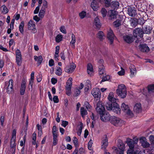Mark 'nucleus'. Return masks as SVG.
I'll return each instance as SVG.
<instances>
[{"mask_svg": "<svg viewBox=\"0 0 154 154\" xmlns=\"http://www.w3.org/2000/svg\"><path fill=\"white\" fill-rule=\"evenodd\" d=\"M75 67V65L74 63H72L66 66L65 71L69 73H72L74 71Z\"/></svg>", "mask_w": 154, "mask_h": 154, "instance_id": "nucleus-14", "label": "nucleus"}, {"mask_svg": "<svg viewBox=\"0 0 154 154\" xmlns=\"http://www.w3.org/2000/svg\"><path fill=\"white\" fill-rule=\"evenodd\" d=\"M131 74L130 76L131 77H133L135 75L137 72V70L134 65L131 64L129 67Z\"/></svg>", "mask_w": 154, "mask_h": 154, "instance_id": "nucleus-20", "label": "nucleus"}, {"mask_svg": "<svg viewBox=\"0 0 154 154\" xmlns=\"http://www.w3.org/2000/svg\"><path fill=\"white\" fill-rule=\"evenodd\" d=\"M139 48L140 51L143 52H147L149 50L148 47L145 44L140 45L139 46Z\"/></svg>", "mask_w": 154, "mask_h": 154, "instance_id": "nucleus-23", "label": "nucleus"}, {"mask_svg": "<svg viewBox=\"0 0 154 154\" xmlns=\"http://www.w3.org/2000/svg\"><path fill=\"white\" fill-rule=\"evenodd\" d=\"M149 139L151 144L154 146V136L152 135H150Z\"/></svg>", "mask_w": 154, "mask_h": 154, "instance_id": "nucleus-54", "label": "nucleus"}, {"mask_svg": "<svg viewBox=\"0 0 154 154\" xmlns=\"http://www.w3.org/2000/svg\"><path fill=\"white\" fill-rule=\"evenodd\" d=\"M45 13V12L40 11L39 13V17L41 18H43L44 17Z\"/></svg>", "mask_w": 154, "mask_h": 154, "instance_id": "nucleus-63", "label": "nucleus"}, {"mask_svg": "<svg viewBox=\"0 0 154 154\" xmlns=\"http://www.w3.org/2000/svg\"><path fill=\"white\" fill-rule=\"evenodd\" d=\"M53 100L54 103H58L59 102V99L57 96H54L53 98Z\"/></svg>", "mask_w": 154, "mask_h": 154, "instance_id": "nucleus-62", "label": "nucleus"}, {"mask_svg": "<svg viewBox=\"0 0 154 154\" xmlns=\"http://www.w3.org/2000/svg\"><path fill=\"white\" fill-rule=\"evenodd\" d=\"M103 60L100 59L99 60L98 63L99 65V73L100 75H102L105 73L104 67L103 65Z\"/></svg>", "mask_w": 154, "mask_h": 154, "instance_id": "nucleus-12", "label": "nucleus"}, {"mask_svg": "<svg viewBox=\"0 0 154 154\" xmlns=\"http://www.w3.org/2000/svg\"><path fill=\"white\" fill-rule=\"evenodd\" d=\"M151 29L149 27H146L144 30V32L145 33L149 34L150 33Z\"/></svg>", "mask_w": 154, "mask_h": 154, "instance_id": "nucleus-55", "label": "nucleus"}, {"mask_svg": "<svg viewBox=\"0 0 154 154\" xmlns=\"http://www.w3.org/2000/svg\"><path fill=\"white\" fill-rule=\"evenodd\" d=\"M101 12L103 17H105L107 14V11L106 10L105 8H103L102 9Z\"/></svg>", "mask_w": 154, "mask_h": 154, "instance_id": "nucleus-51", "label": "nucleus"}, {"mask_svg": "<svg viewBox=\"0 0 154 154\" xmlns=\"http://www.w3.org/2000/svg\"><path fill=\"white\" fill-rule=\"evenodd\" d=\"M119 150L118 153L116 154H123L124 151L125 149V145L123 143H120L119 146Z\"/></svg>", "mask_w": 154, "mask_h": 154, "instance_id": "nucleus-27", "label": "nucleus"}, {"mask_svg": "<svg viewBox=\"0 0 154 154\" xmlns=\"http://www.w3.org/2000/svg\"><path fill=\"white\" fill-rule=\"evenodd\" d=\"M60 31L64 34H66V31L64 26H62L60 28Z\"/></svg>", "mask_w": 154, "mask_h": 154, "instance_id": "nucleus-61", "label": "nucleus"}, {"mask_svg": "<svg viewBox=\"0 0 154 154\" xmlns=\"http://www.w3.org/2000/svg\"><path fill=\"white\" fill-rule=\"evenodd\" d=\"M17 130L15 129H14L12 133L11 139H16Z\"/></svg>", "mask_w": 154, "mask_h": 154, "instance_id": "nucleus-56", "label": "nucleus"}, {"mask_svg": "<svg viewBox=\"0 0 154 154\" xmlns=\"http://www.w3.org/2000/svg\"><path fill=\"white\" fill-rule=\"evenodd\" d=\"M96 111L100 115L102 114L105 112L104 106L102 104V103L99 101L97 103L96 108Z\"/></svg>", "mask_w": 154, "mask_h": 154, "instance_id": "nucleus-7", "label": "nucleus"}, {"mask_svg": "<svg viewBox=\"0 0 154 154\" xmlns=\"http://www.w3.org/2000/svg\"><path fill=\"white\" fill-rule=\"evenodd\" d=\"M79 15L80 18L82 19L85 17L86 15V12L85 11H83L80 12Z\"/></svg>", "mask_w": 154, "mask_h": 154, "instance_id": "nucleus-45", "label": "nucleus"}, {"mask_svg": "<svg viewBox=\"0 0 154 154\" xmlns=\"http://www.w3.org/2000/svg\"><path fill=\"white\" fill-rule=\"evenodd\" d=\"M100 119L102 121L105 122H106L108 120L109 121L110 115L108 113L104 112L103 114L100 115Z\"/></svg>", "mask_w": 154, "mask_h": 154, "instance_id": "nucleus-16", "label": "nucleus"}, {"mask_svg": "<svg viewBox=\"0 0 154 154\" xmlns=\"http://www.w3.org/2000/svg\"><path fill=\"white\" fill-rule=\"evenodd\" d=\"M105 137L103 138L102 142V148L105 149L108 145L107 137L106 136H105Z\"/></svg>", "mask_w": 154, "mask_h": 154, "instance_id": "nucleus-22", "label": "nucleus"}, {"mask_svg": "<svg viewBox=\"0 0 154 154\" xmlns=\"http://www.w3.org/2000/svg\"><path fill=\"white\" fill-rule=\"evenodd\" d=\"M76 42V38L75 35L73 34H72L71 35V40L70 42V44L72 48H75V44Z\"/></svg>", "mask_w": 154, "mask_h": 154, "instance_id": "nucleus-29", "label": "nucleus"}, {"mask_svg": "<svg viewBox=\"0 0 154 154\" xmlns=\"http://www.w3.org/2000/svg\"><path fill=\"white\" fill-rule=\"evenodd\" d=\"M131 25L132 27H135L137 24V22L136 19H132L131 20Z\"/></svg>", "mask_w": 154, "mask_h": 154, "instance_id": "nucleus-38", "label": "nucleus"}, {"mask_svg": "<svg viewBox=\"0 0 154 154\" xmlns=\"http://www.w3.org/2000/svg\"><path fill=\"white\" fill-rule=\"evenodd\" d=\"M143 33L142 29L140 28H136L134 30L133 32L134 36L136 38H141L143 36Z\"/></svg>", "mask_w": 154, "mask_h": 154, "instance_id": "nucleus-10", "label": "nucleus"}, {"mask_svg": "<svg viewBox=\"0 0 154 154\" xmlns=\"http://www.w3.org/2000/svg\"><path fill=\"white\" fill-rule=\"evenodd\" d=\"M27 28L28 30H31L33 33H35L37 32L35 22L32 20L28 22Z\"/></svg>", "mask_w": 154, "mask_h": 154, "instance_id": "nucleus-6", "label": "nucleus"}, {"mask_svg": "<svg viewBox=\"0 0 154 154\" xmlns=\"http://www.w3.org/2000/svg\"><path fill=\"white\" fill-rule=\"evenodd\" d=\"M45 8H46L48 7V2L45 0H44L43 1L42 5V7Z\"/></svg>", "mask_w": 154, "mask_h": 154, "instance_id": "nucleus-57", "label": "nucleus"}, {"mask_svg": "<svg viewBox=\"0 0 154 154\" xmlns=\"http://www.w3.org/2000/svg\"><path fill=\"white\" fill-rule=\"evenodd\" d=\"M117 73L120 76L124 75L125 73L124 69L122 67H121V70L118 72Z\"/></svg>", "mask_w": 154, "mask_h": 154, "instance_id": "nucleus-52", "label": "nucleus"}, {"mask_svg": "<svg viewBox=\"0 0 154 154\" xmlns=\"http://www.w3.org/2000/svg\"><path fill=\"white\" fill-rule=\"evenodd\" d=\"M113 106V103H110L109 101L108 103H107L106 105V107L108 110H112Z\"/></svg>", "mask_w": 154, "mask_h": 154, "instance_id": "nucleus-37", "label": "nucleus"}, {"mask_svg": "<svg viewBox=\"0 0 154 154\" xmlns=\"http://www.w3.org/2000/svg\"><path fill=\"white\" fill-rule=\"evenodd\" d=\"M57 136H53V145H56L57 143Z\"/></svg>", "mask_w": 154, "mask_h": 154, "instance_id": "nucleus-53", "label": "nucleus"}, {"mask_svg": "<svg viewBox=\"0 0 154 154\" xmlns=\"http://www.w3.org/2000/svg\"><path fill=\"white\" fill-rule=\"evenodd\" d=\"M72 84V79L70 78L66 83V89H71Z\"/></svg>", "mask_w": 154, "mask_h": 154, "instance_id": "nucleus-28", "label": "nucleus"}, {"mask_svg": "<svg viewBox=\"0 0 154 154\" xmlns=\"http://www.w3.org/2000/svg\"><path fill=\"white\" fill-rule=\"evenodd\" d=\"M87 71L88 74L92 76L93 74V69L92 65L91 63H88L87 65Z\"/></svg>", "mask_w": 154, "mask_h": 154, "instance_id": "nucleus-25", "label": "nucleus"}, {"mask_svg": "<svg viewBox=\"0 0 154 154\" xmlns=\"http://www.w3.org/2000/svg\"><path fill=\"white\" fill-rule=\"evenodd\" d=\"M111 7L114 9H117L119 6V3L118 2L114 1L112 2L111 4Z\"/></svg>", "mask_w": 154, "mask_h": 154, "instance_id": "nucleus-32", "label": "nucleus"}, {"mask_svg": "<svg viewBox=\"0 0 154 154\" xmlns=\"http://www.w3.org/2000/svg\"><path fill=\"white\" fill-rule=\"evenodd\" d=\"M141 110L142 107L141 104L140 103H136L134 108V112L137 113H139L141 112Z\"/></svg>", "mask_w": 154, "mask_h": 154, "instance_id": "nucleus-21", "label": "nucleus"}, {"mask_svg": "<svg viewBox=\"0 0 154 154\" xmlns=\"http://www.w3.org/2000/svg\"><path fill=\"white\" fill-rule=\"evenodd\" d=\"M109 14L110 19L112 20L115 18L116 17L117 12L114 10H111L110 11Z\"/></svg>", "mask_w": 154, "mask_h": 154, "instance_id": "nucleus-33", "label": "nucleus"}, {"mask_svg": "<svg viewBox=\"0 0 154 154\" xmlns=\"http://www.w3.org/2000/svg\"><path fill=\"white\" fill-rule=\"evenodd\" d=\"M113 106L112 109L116 113L119 114L120 113V109L119 105L117 103H113Z\"/></svg>", "mask_w": 154, "mask_h": 154, "instance_id": "nucleus-19", "label": "nucleus"}, {"mask_svg": "<svg viewBox=\"0 0 154 154\" xmlns=\"http://www.w3.org/2000/svg\"><path fill=\"white\" fill-rule=\"evenodd\" d=\"M82 117H85L87 115L88 113L86 110L83 107H82L80 109Z\"/></svg>", "mask_w": 154, "mask_h": 154, "instance_id": "nucleus-36", "label": "nucleus"}, {"mask_svg": "<svg viewBox=\"0 0 154 154\" xmlns=\"http://www.w3.org/2000/svg\"><path fill=\"white\" fill-rule=\"evenodd\" d=\"M106 7H109L110 5L111 0H104Z\"/></svg>", "mask_w": 154, "mask_h": 154, "instance_id": "nucleus-59", "label": "nucleus"}, {"mask_svg": "<svg viewBox=\"0 0 154 154\" xmlns=\"http://www.w3.org/2000/svg\"><path fill=\"white\" fill-rule=\"evenodd\" d=\"M91 119L93 120V121L92 122V124H94L95 123V120L98 119L97 117L94 116L93 113L92 112L91 115Z\"/></svg>", "mask_w": 154, "mask_h": 154, "instance_id": "nucleus-50", "label": "nucleus"}, {"mask_svg": "<svg viewBox=\"0 0 154 154\" xmlns=\"http://www.w3.org/2000/svg\"><path fill=\"white\" fill-rule=\"evenodd\" d=\"M91 7L94 11H97L99 8L98 3L97 0H93L91 3Z\"/></svg>", "mask_w": 154, "mask_h": 154, "instance_id": "nucleus-17", "label": "nucleus"}, {"mask_svg": "<svg viewBox=\"0 0 154 154\" xmlns=\"http://www.w3.org/2000/svg\"><path fill=\"white\" fill-rule=\"evenodd\" d=\"M84 106L86 107L88 111L89 112L91 111L92 107L88 102H85L84 103Z\"/></svg>", "mask_w": 154, "mask_h": 154, "instance_id": "nucleus-41", "label": "nucleus"}, {"mask_svg": "<svg viewBox=\"0 0 154 154\" xmlns=\"http://www.w3.org/2000/svg\"><path fill=\"white\" fill-rule=\"evenodd\" d=\"M62 73V70L61 68L60 67H57L55 71L56 74L59 76L61 75Z\"/></svg>", "mask_w": 154, "mask_h": 154, "instance_id": "nucleus-39", "label": "nucleus"}, {"mask_svg": "<svg viewBox=\"0 0 154 154\" xmlns=\"http://www.w3.org/2000/svg\"><path fill=\"white\" fill-rule=\"evenodd\" d=\"M1 10L2 13L3 14H6L8 12V9L7 8L6 6L5 5H3L1 7Z\"/></svg>", "mask_w": 154, "mask_h": 154, "instance_id": "nucleus-34", "label": "nucleus"}, {"mask_svg": "<svg viewBox=\"0 0 154 154\" xmlns=\"http://www.w3.org/2000/svg\"><path fill=\"white\" fill-rule=\"evenodd\" d=\"M54 61L52 59H51L49 61V65L50 66H52L54 65Z\"/></svg>", "mask_w": 154, "mask_h": 154, "instance_id": "nucleus-64", "label": "nucleus"}, {"mask_svg": "<svg viewBox=\"0 0 154 154\" xmlns=\"http://www.w3.org/2000/svg\"><path fill=\"white\" fill-rule=\"evenodd\" d=\"M85 85L87 86V87H86V88L88 90L91 87V82L89 80H87L85 84Z\"/></svg>", "mask_w": 154, "mask_h": 154, "instance_id": "nucleus-48", "label": "nucleus"}, {"mask_svg": "<svg viewBox=\"0 0 154 154\" xmlns=\"http://www.w3.org/2000/svg\"><path fill=\"white\" fill-rule=\"evenodd\" d=\"M134 148H129L127 151V154H133L134 152Z\"/></svg>", "mask_w": 154, "mask_h": 154, "instance_id": "nucleus-60", "label": "nucleus"}, {"mask_svg": "<svg viewBox=\"0 0 154 154\" xmlns=\"http://www.w3.org/2000/svg\"><path fill=\"white\" fill-rule=\"evenodd\" d=\"M121 108L122 110L126 114L131 117L133 116V114L131 111L128 105L125 104L124 103L122 104Z\"/></svg>", "mask_w": 154, "mask_h": 154, "instance_id": "nucleus-4", "label": "nucleus"}, {"mask_svg": "<svg viewBox=\"0 0 154 154\" xmlns=\"http://www.w3.org/2000/svg\"><path fill=\"white\" fill-rule=\"evenodd\" d=\"M24 23L23 21H22L19 26V29L20 32L23 34L24 32L23 28Z\"/></svg>", "mask_w": 154, "mask_h": 154, "instance_id": "nucleus-40", "label": "nucleus"}, {"mask_svg": "<svg viewBox=\"0 0 154 154\" xmlns=\"http://www.w3.org/2000/svg\"><path fill=\"white\" fill-rule=\"evenodd\" d=\"M94 24L96 26V28L99 29L101 26V23L98 17H96L94 19Z\"/></svg>", "mask_w": 154, "mask_h": 154, "instance_id": "nucleus-26", "label": "nucleus"}, {"mask_svg": "<svg viewBox=\"0 0 154 154\" xmlns=\"http://www.w3.org/2000/svg\"><path fill=\"white\" fill-rule=\"evenodd\" d=\"M116 94L121 98H125L127 94L126 88L123 84L119 85L116 90Z\"/></svg>", "mask_w": 154, "mask_h": 154, "instance_id": "nucleus-1", "label": "nucleus"}, {"mask_svg": "<svg viewBox=\"0 0 154 154\" xmlns=\"http://www.w3.org/2000/svg\"><path fill=\"white\" fill-rule=\"evenodd\" d=\"M73 142L75 147H78V139L75 137H74L73 138Z\"/></svg>", "mask_w": 154, "mask_h": 154, "instance_id": "nucleus-47", "label": "nucleus"}, {"mask_svg": "<svg viewBox=\"0 0 154 154\" xmlns=\"http://www.w3.org/2000/svg\"><path fill=\"white\" fill-rule=\"evenodd\" d=\"M15 142V139H11L10 145L11 148H13L14 147H15L16 144Z\"/></svg>", "mask_w": 154, "mask_h": 154, "instance_id": "nucleus-46", "label": "nucleus"}, {"mask_svg": "<svg viewBox=\"0 0 154 154\" xmlns=\"http://www.w3.org/2000/svg\"><path fill=\"white\" fill-rule=\"evenodd\" d=\"M63 35L61 34L58 35L56 37L55 40L56 42L59 43L63 39Z\"/></svg>", "mask_w": 154, "mask_h": 154, "instance_id": "nucleus-42", "label": "nucleus"}, {"mask_svg": "<svg viewBox=\"0 0 154 154\" xmlns=\"http://www.w3.org/2000/svg\"><path fill=\"white\" fill-rule=\"evenodd\" d=\"M26 81L25 80H23L21 85L20 89V94L21 95L24 94L26 89Z\"/></svg>", "mask_w": 154, "mask_h": 154, "instance_id": "nucleus-24", "label": "nucleus"}, {"mask_svg": "<svg viewBox=\"0 0 154 154\" xmlns=\"http://www.w3.org/2000/svg\"><path fill=\"white\" fill-rule=\"evenodd\" d=\"M110 79V77L109 75L106 76L102 78L101 82H103L109 80Z\"/></svg>", "mask_w": 154, "mask_h": 154, "instance_id": "nucleus-58", "label": "nucleus"}, {"mask_svg": "<svg viewBox=\"0 0 154 154\" xmlns=\"http://www.w3.org/2000/svg\"><path fill=\"white\" fill-rule=\"evenodd\" d=\"M13 81L12 79L9 80V82H5V87L7 88V92L8 94H11L13 91Z\"/></svg>", "mask_w": 154, "mask_h": 154, "instance_id": "nucleus-3", "label": "nucleus"}, {"mask_svg": "<svg viewBox=\"0 0 154 154\" xmlns=\"http://www.w3.org/2000/svg\"><path fill=\"white\" fill-rule=\"evenodd\" d=\"M107 98L109 101L110 103H112L113 104L117 103V102L118 101V99L117 98L114 97V93L112 92L109 93Z\"/></svg>", "mask_w": 154, "mask_h": 154, "instance_id": "nucleus-13", "label": "nucleus"}, {"mask_svg": "<svg viewBox=\"0 0 154 154\" xmlns=\"http://www.w3.org/2000/svg\"><path fill=\"white\" fill-rule=\"evenodd\" d=\"M97 38L100 40H102L104 39L105 37L103 32L101 31L99 32L97 34Z\"/></svg>", "mask_w": 154, "mask_h": 154, "instance_id": "nucleus-35", "label": "nucleus"}, {"mask_svg": "<svg viewBox=\"0 0 154 154\" xmlns=\"http://www.w3.org/2000/svg\"><path fill=\"white\" fill-rule=\"evenodd\" d=\"M115 37V36L112 30L109 29L107 32V38L109 40L110 44L112 43Z\"/></svg>", "mask_w": 154, "mask_h": 154, "instance_id": "nucleus-11", "label": "nucleus"}, {"mask_svg": "<svg viewBox=\"0 0 154 154\" xmlns=\"http://www.w3.org/2000/svg\"><path fill=\"white\" fill-rule=\"evenodd\" d=\"M148 90L149 92L151 93L154 92V85H149L148 87Z\"/></svg>", "mask_w": 154, "mask_h": 154, "instance_id": "nucleus-44", "label": "nucleus"}, {"mask_svg": "<svg viewBox=\"0 0 154 154\" xmlns=\"http://www.w3.org/2000/svg\"><path fill=\"white\" fill-rule=\"evenodd\" d=\"M128 14L131 17L134 16L137 14V10L134 8L129 7L128 10Z\"/></svg>", "mask_w": 154, "mask_h": 154, "instance_id": "nucleus-18", "label": "nucleus"}, {"mask_svg": "<svg viewBox=\"0 0 154 154\" xmlns=\"http://www.w3.org/2000/svg\"><path fill=\"white\" fill-rule=\"evenodd\" d=\"M138 140L137 138H134V140L129 138H128L126 140V143L129 148H134V145L137 144Z\"/></svg>", "mask_w": 154, "mask_h": 154, "instance_id": "nucleus-9", "label": "nucleus"}, {"mask_svg": "<svg viewBox=\"0 0 154 154\" xmlns=\"http://www.w3.org/2000/svg\"><path fill=\"white\" fill-rule=\"evenodd\" d=\"M91 94L94 98L97 99V100H99L101 96L100 90L98 88H94L91 91Z\"/></svg>", "mask_w": 154, "mask_h": 154, "instance_id": "nucleus-5", "label": "nucleus"}, {"mask_svg": "<svg viewBox=\"0 0 154 154\" xmlns=\"http://www.w3.org/2000/svg\"><path fill=\"white\" fill-rule=\"evenodd\" d=\"M16 62L18 65L21 66L22 64V55L20 51L17 49L16 51Z\"/></svg>", "mask_w": 154, "mask_h": 154, "instance_id": "nucleus-8", "label": "nucleus"}, {"mask_svg": "<svg viewBox=\"0 0 154 154\" xmlns=\"http://www.w3.org/2000/svg\"><path fill=\"white\" fill-rule=\"evenodd\" d=\"M113 24L116 27H118L121 25V21L119 20H117L114 22Z\"/></svg>", "mask_w": 154, "mask_h": 154, "instance_id": "nucleus-49", "label": "nucleus"}, {"mask_svg": "<svg viewBox=\"0 0 154 154\" xmlns=\"http://www.w3.org/2000/svg\"><path fill=\"white\" fill-rule=\"evenodd\" d=\"M123 121L119 118L112 116H110L109 119V122L113 125L116 126L121 125L123 122Z\"/></svg>", "mask_w": 154, "mask_h": 154, "instance_id": "nucleus-2", "label": "nucleus"}, {"mask_svg": "<svg viewBox=\"0 0 154 154\" xmlns=\"http://www.w3.org/2000/svg\"><path fill=\"white\" fill-rule=\"evenodd\" d=\"M140 141L143 148H147L149 146V143L147 142L145 137H141L140 139Z\"/></svg>", "mask_w": 154, "mask_h": 154, "instance_id": "nucleus-15", "label": "nucleus"}, {"mask_svg": "<svg viewBox=\"0 0 154 154\" xmlns=\"http://www.w3.org/2000/svg\"><path fill=\"white\" fill-rule=\"evenodd\" d=\"M34 59L35 61L37 62L38 65L41 64L43 60V58L42 56H34Z\"/></svg>", "mask_w": 154, "mask_h": 154, "instance_id": "nucleus-30", "label": "nucleus"}, {"mask_svg": "<svg viewBox=\"0 0 154 154\" xmlns=\"http://www.w3.org/2000/svg\"><path fill=\"white\" fill-rule=\"evenodd\" d=\"M58 131L56 126H54L52 128V134L53 136H57Z\"/></svg>", "mask_w": 154, "mask_h": 154, "instance_id": "nucleus-43", "label": "nucleus"}, {"mask_svg": "<svg viewBox=\"0 0 154 154\" xmlns=\"http://www.w3.org/2000/svg\"><path fill=\"white\" fill-rule=\"evenodd\" d=\"M123 38L124 40L128 43L132 42L133 39L132 37L129 35H125L124 36Z\"/></svg>", "mask_w": 154, "mask_h": 154, "instance_id": "nucleus-31", "label": "nucleus"}]
</instances>
